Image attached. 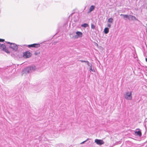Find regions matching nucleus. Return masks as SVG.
I'll use <instances>...</instances> for the list:
<instances>
[{"label":"nucleus","mask_w":147,"mask_h":147,"mask_svg":"<svg viewBox=\"0 0 147 147\" xmlns=\"http://www.w3.org/2000/svg\"><path fill=\"white\" fill-rule=\"evenodd\" d=\"M121 16H122L123 17L124 19L125 20H126V18H128L129 20H130V19L129 18V15L125 14H121L120 15Z\"/></svg>","instance_id":"nucleus-9"},{"label":"nucleus","mask_w":147,"mask_h":147,"mask_svg":"<svg viewBox=\"0 0 147 147\" xmlns=\"http://www.w3.org/2000/svg\"><path fill=\"white\" fill-rule=\"evenodd\" d=\"M10 47L15 51H16L18 49L17 45L14 43H11Z\"/></svg>","instance_id":"nucleus-6"},{"label":"nucleus","mask_w":147,"mask_h":147,"mask_svg":"<svg viewBox=\"0 0 147 147\" xmlns=\"http://www.w3.org/2000/svg\"><path fill=\"white\" fill-rule=\"evenodd\" d=\"M95 142L98 145H101L104 144V142L102 140L96 139L95 140Z\"/></svg>","instance_id":"nucleus-4"},{"label":"nucleus","mask_w":147,"mask_h":147,"mask_svg":"<svg viewBox=\"0 0 147 147\" xmlns=\"http://www.w3.org/2000/svg\"><path fill=\"white\" fill-rule=\"evenodd\" d=\"M95 8V6L94 5H92L90 7V8L89 9V11L88 12V13H89L91 12L92 11H93Z\"/></svg>","instance_id":"nucleus-11"},{"label":"nucleus","mask_w":147,"mask_h":147,"mask_svg":"<svg viewBox=\"0 0 147 147\" xmlns=\"http://www.w3.org/2000/svg\"><path fill=\"white\" fill-rule=\"evenodd\" d=\"M135 133L136 134L138 135L139 137H141L142 136V133L140 131H136L135 132Z\"/></svg>","instance_id":"nucleus-10"},{"label":"nucleus","mask_w":147,"mask_h":147,"mask_svg":"<svg viewBox=\"0 0 147 147\" xmlns=\"http://www.w3.org/2000/svg\"><path fill=\"white\" fill-rule=\"evenodd\" d=\"M5 41L4 39H0V42H3Z\"/></svg>","instance_id":"nucleus-19"},{"label":"nucleus","mask_w":147,"mask_h":147,"mask_svg":"<svg viewBox=\"0 0 147 147\" xmlns=\"http://www.w3.org/2000/svg\"><path fill=\"white\" fill-rule=\"evenodd\" d=\"M7 43L8 44H10V42H8Z\"/></svg>","instance_id":"nucleus-23"},{"label":"nucleus","mask_w":147,"mask_h":147,"mask_svg":"<svg viewBox=\"0 0 147 147\" xmlns=\"http://www.w3.org/2000/svg\"><path fill=\"white\" fill-rule=\"evenodd\" d=\"M125 98L128 100H131L132 99V96L131 92H127L124 94Z\"/></svg>","instance_id":"nucleus-1"},{"label":"nucleus","mask_w":147,"mask_h":147,"mask_svg":"<svg viewBox=\"0 0 147 147\" xmlns=\"http://www.w3.org/2000/svg\"><path fill=\"white\" fill-rule=\"evenodd\" d=\"M80 61L81 62H85V63H86V61H83V60H80Z\"/></svg>","instance_id":"nucleus-21"},{"label":"nucleus","mask_w":147,"mask_h":147,"mask_svg":"<svg viewBox=\"0 0 147 147\" xmlns=\"http://www.w3.org/2000/svg\"><path fill=\"white\" fill-rule=\"evenodd\" d=\"M32 55L31 53L28 51H27L24 53L23 57L25 58H28L30 57Z\"/></svg>","instance_id":"nucleus-3"},{"label":"nucleus","mask_w":147,"mask_h":147,"mask_svg":"<svg viewBox=\"0 0 147 147\" xmlns=\"http://www.w3.org/2000/svg\"><path fill=\"white\" fill-rule=\"evenodd\" d=\"M107 26L109 28L111 27V24H107Z\"/></svg>","instance_id":"nucleus-20"},{"label":"nucleus","mask_w":147,"mask_h":147,"mask_svg":"<svg viewBox=\"0 0 147 147\" xmlns=\"http://www.w3.org/2000/svg\"><path fill=\"white\" fill-rule=\"evenodd\" d=\"M89 139V138H88L85 141H83V142L81 143V144H84L85 142H86Z\"/></svg>","instance_id":"nucleus-18"},{"label":"nucleus","mask_w":147,"mask_h":147,"mask_svg":"<svg viewBox=\"0 0 147 147\" xmlns=\"http://www.w3.org/2000/svg\"><path fill=\"white\" fill-rule=\"evenodd\" d=\"M88 24L86 23H84V24H82L81 25V26L84 28H86L88 27Z\"/></svg>","instance_id":"nucleus-13"},{"label":"nucleus","mask_w":147,"mask_h":147,"mask_svg":"<svg viewBox=\"0 0 147 147\" xmlns=\"http://www.w3.org/2000/svg\"><path fill=\"white\" fill-rule=\"evenodd\" d=\"M130 18H131V20L138 21V19L136 18L134 16L129 15V18L130 19Z\"/></svg>","instance_id":"nucleus-8"},{"label":"nucleus","mask_w":147,"mask_h":147,"mask_svg":"<svg viewBox=\"0 0 147 147\" xmlns=\"http://www.w3.org/2000/svg\"><path fill=\"white\" fill-rule=\"evenodd\" d=\"M76 35L75 36V38H81L82 36V32L77 31L76 32Z\"/></svg>","instance_id":"nucleus-5"},{"label":"nucleus","mask_w":147,"mask_h":147,"mask_svg":"<svg viewBox=\"0 0 147 147\" xmlns=\"http://www.w3.org/2000/svg\"><path fill=\"white\" fill-rule=\"evenodd\" d=\"M0 49L3 50L7 53H10L8 50L6 48V47L4 44H0Z\"/></svg>","instance_id":"nucleus-2"},{"label":"nucleus","mask_w":147,"mask_h":147,"mask_svg":"<svg viewBox=\"0 0 147 147\" xmlns=\"http://www.w3.org/2000/svg\"><path fill=\"white\" fill-rule=\"evenodd\" d=\"M145 59H146V61L147 62V58H146Z\"/></svg>","instance_id":"nucleus-22"},{"label":"nucleus","mask_w":147,"mask_h":147,"mask_svg":"<svg viewBox=\"0 0 147 147\" xmlns=\"http://www.w3.org/2000/svg\"><path fill=\"white\" fill-rule=\"evenodd\" d=\"M90 67V71H93V72H95V71H94V69H92V64H91V66H89Z\"/></svg>","instance_id":"nucleus-15"},{"label":"nucleus","mask_w":147,"mask_h":147,"mask_svg":"<svg viewBox=\"0 0 147 147\" xmlns=\"http://www.w3.org/2000/svg\"><path fill=\"white\" fill-rule=\"evenodd\" d=\"M146 26H147V24H146Z\"/></svg>","instance_id":"nucleus-24"},{"label":"nucleus","mask_w":147,"mask_h":147,"mask_svg":"<svg viewBox=\"0 0 147 147\" xmlns=\"http://www.w3.org/2000/svg\"><path fill=\"white\" fill-rule=\"evenodd\" d=\"M109 32V29L108 28H106L104 29V32L105 34H107Z\"/></svg>","instance_id":"nucleus-12"},{"label":"nucleus","mask_w":147,"mask_h":147,"mask_svg":"<svg viewBox=\"0 0 147 147\" xmlns=\"http://www.w3.org/2000/svg\"><path fill=\"white\" fill-rule=\"evenodd\" d=\"M113 19L112 18H109L108 20V22L109 23H112L113 22Z\"/></svg>","instance_id":"nucleus-14"},{"label":"nucleus","mask_w":147,"mask_h":147,"mask_svg":"<svg viewBox=\"0 0 147 147\" xmlns=\"http://www.w3.org/2000/svg\"><path fill=\"white\" fill-rule=\"evenodd\" d=\"M40 45L39 44H34L32 45H28V47L29 48L30 47H36V48L38 47H39Z\"/></svg>","instance_id":"nucleus-7"},{"label":"nucleus","mask_w":147,"mask_h":147,"mask_svg":"<svg viewBox=\"0 0 147 147\" xmlns=\"http://www.w3.org/2000/svg\"><path fill=\"white\" fill-rule=\"evenodd\" d=\"M95 26L94 24H91V28L92 29H94L95 28Z\"/></svg>","instance_id":"nucleus-16"},{"label":"nucleus","mask_w":147,"mask_h":147,"mask_svg":"<svg viewBox=\"0 0 147 147\" xmlns=\"http://www.w3.org/2000/svg\"><path fill=\"white\" fill-rule=\"evenodd\" d=\"M86 63H87V65L89 66H91V64L88 61H86Z\"/></svg>","instance_id":"nucleus-17"}]
</instances>
